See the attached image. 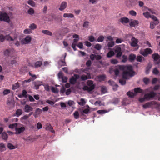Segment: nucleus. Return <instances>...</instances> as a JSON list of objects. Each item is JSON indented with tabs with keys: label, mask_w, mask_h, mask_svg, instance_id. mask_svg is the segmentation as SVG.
Returning a JSON list of instances; mask_svg holds the SVG:
<instances>
[{
	"label": "nucleus",
	"mask_w": 160,
	"mask_h": 160,
	"mask_svg": "<svg viewBox=\"0 0 160 160\" xmlns=\"http://www.w3.org/2000/svg\"><path fill=\"white\" fill-rule=\"evenodd\" d=\"M119 69L123 71L122 77L127 79L128 76L132 77L134 75L135 72L133 71V68L131 66H120Z\"/></svg>",
	"instance_id": "nucleus-1"
},
{
	"label": "nucleus",
	"mask_w": 160,
	"mask_h": 160,
	"mask_svg": "<svg viewBox=\"0 0 160 160\" xmlns=\"http://www.w3.org/2000/svg\"><path fill=\"white\" fill-rule=\"evenodd\" d=\"M87 84L88 86H85L83 87V89L84 90H87L90 92L93 90L95 88V85L93 84V82L91 80H88Z\"/></svg>",
	"instance_id": "nucleus-2"
},
{
	"label": "nucleus",
	"mask_w": 160,
	"mask_h": 160,
	"mask_svg": "<svg viewBox=\"0 0 160 160\" xmlns=\"http://www.w3.org/2000/svg\"><path fill=\"white\" fill-rule=\"evenodd\" d=\"M80 76L79 75L75 74L73 76H72L69 80L70 83L72 84H75L77 82V80L79 79Z\"/></svg>",
	"instance_id": "nucleus-3"
},
{
	"label": "nucleus",
	"mask_w": 160,
	"mask_h": 160,
	"mask_svg": "<svg viewBox=\"0 0 160 160\" xmlns=\"http://www.w3.org/2000/svg\"><path fill=\"white\" fill-rule=\"evenodd\" d=\"M156 93L153 91L151 92L150 93L144 94V97L147 100H150L151 98H154L156 95Z\"/></svg>",
	"instance_id": "nucleus-4"
},
{
	"label": "nucleus",
	"mask_w": 160,
	"mask_h": 160,
	"mask_svg": "<svg viewBox=\"0 0 160 160\" xmlns=\"http://www.w3.org/2000/svg\"><path fill=\"white\" fill-rule=\"evenodd\" d=\"M0 20H10L8 14L5 12L0 11Z\"/></svg>",
	"instance_id": "nucleus-5"
},
{
	"label": "nucleus",
	"mask_w": 160,
	"mask_h": 160,
	"mask_svg": "<svg viewBox=\"0 0 160 160\" xmlns=\"http://www.w3.org/2000/svg\"><path fill=\"white\" fill-rule=\"evenodd\" d=\"M152 52V51L150 48H147L140 52V53L144 57L147 56L148 54H150Z\"/></svg>",
	"instance_id": "nucleus-6"
},
{
	"label": "nucleus",
	"mask_w": 160,
	"mask_h": 160,
	"mask_svg": "<svg viewBox=\"0 0 160 160\" xmlns=\"http://www.w3.org/2000/svg\"><path fill=\"white\" fill-rule=\"evenodd\" d=\"M157 102L155 101H150L146 103L143 105V107L144 108H149L152 105H156Z\"/></svg>",
	"instance_id": "nucleus-7"
},
{
	"label": "nucleus",
	"mask_w": 160,
	"mask_h": 160,
	"mask_svg": "<svg viewBox=\"0 0 160 160\" xmlns=\"http://www.w3.org/2000/svg\"><path fill=\"white\" fill-rule=\"evenodd\" d=\"M90 58L92 60H94L96 59L97 60H99L102 58V57L99 55H96L93 54H91L90 56Z\"/></svg>",
	"instance_id": "nucleus-8"
},
{
	"label": "nucleus",
	"mask_w": 160,
	"mask_h": 160,
	"mask_svg": "<svg viewBox=\"0 0 160 160\" xmlns=\"http://www.w3.org/2000/svg\"><path fill=\"white\" fill-rule=\"evenodd\" d=\"M126 2L127 5L129 7L135 6L137 4V2L136 0H127Z\"/></svg>",
	"instance_id": "nucleus-9"
},
{
	"label": "nucleus",
	"mask_w": 160,
	"mask_h": 160,
	"mask_svg": "<svg viewBox=\"0 0 160 160\" xmlns=\"http://www.w3.org/2000/svg\"><path fill=\"white\" fill-rule=\"evenodd\" d=\"M32 38L28 36H27L25 38L22 40L21 42L23 44L29 43L31 41Z\"/></svg>",
	"instance_id": "nucleus-10"
},
{
	"label": "nucleus",
	"mask_w": 160,
	"mask_h": 160,
	"mask_svg": "<svg viewBox=\"0 0 160 160\" xmlns=\"http://www.w3.org/2000/svg\"><path fill=\"white\" fill-rule=\"evenodd\" d=\"M67 5V2L65 1H63L60 4L58 9L60 11H62L66 8Z\"/></svg>",
	"instance_id": "nucleus-11"
},
{
	"label": "nucleus",
	"mask_w": 160,
	"mask_h": 160,
	"mask_svg": "<svg viewBox=\"0 0 160 160\" xmlns=\"http://www.w3.org/2000/svg\"><path fill=\"white\" fill-rule=\"evenodd\" d=\"M115 52L117 53L116 57L117 58L120 57L122 54L121 49L120 47H118L115 50Z\"/></svg>",
	"instance_id": "nucleus-12"
},
{
	"label": "nucleus",
	"mask_w": 160,
	"mask_h": 160,
	"mask_svg": "<svg viewBox=\"0 0 160 160\" xmlns=\"http://www.w3.org/2000/svg\"><path fill=\"white\" fill-rule=\"evenodd\" d=\"M25 130V128L24 127H21L19 128H15L16 132L17 134H20L23 132Z\"/></svg>",
	"instance_id": "nucleus-13"
},
{
	"label": "nucleus",
	"mask_w": 160,
	"mask_h": 160,
	"mask_svg": "<svg viewBox=\"0 0 160 160\" xmlns=\"http://www.w3.org/2000/svg\"><path fill=\"white\" fill-rule=\"evenodd\" d=\"M152 58H153L156 64H158L160 63V61H158L159 58V55L157 53H154L152 55Z\"/></svg>",
	"instance_id": "nucleus-14"
},
{
	"label": "nucleus",
	"mask_w": 160,
	"mask_h": 160,
	"mask_svg": "<svg viewBox=\"0 0 160 160\" xmlns=\"http://www.w3.org/2000/svg\"><path fill=\"white\" fill-rule=\"evenodd\" d=\"M132 42L131 45L133 47H135L137 46L138 42V40L134 38H132L131 39Z\"/></svg>",
	"instance_id": "nucleus-15"
},
{
	"label": "nucleus",
	"mask_w": 160,
	"mask_h": 160,
	"mask_svg": "<svg viewBox=\"0 0 160 160\" xmlns=\"http://www.w3.org/2000/svg\"><path fill=\"white\" fill-rule=\"evenodd\" d=\"M88 76L85 75H83L81 76L80 78L82 81L86 80L88 79H91V78L90 74L89 73H87Z\"/></svg>",
	"instance_id": "nucleus-16"
},
{
	"label": "nucleus",
	"mask_w": 160,
	"mask_h": 160,
	"mask_svg": "<svg viewBox=\"0 0 160 160\" xmlns=\"http://www.w3.org/2000/svg\"><path fill=\"white\" fill-rule=\"evenodd\" d=\"M24 110L25 112H28L32 111L33 110V108L29 105L26 104L25 106Z\"/></svg>",
	"instance_id": "nucleus-17"
},
{
	"label": "nucleus",
	"mask_w": 160,
	"mask_h": 160,
	"mask_svg": "<svg viewBox=\"0 0 160 160\" xmlns=\"http://www.w3.org/2000/svg\"><path fill=\"white\" fill-rule=\"evenodd\" d=\"M42 110L39 108H37L36 109L35 112L33 114L35 118H37L38 116L42 112Z\"/></svg>",
	"instance_id": "nucleus-18"
},
{
	"label": "nucleus",
	"mask_w": 160,
	"mask_h": 160,
	"mask_svg": "<svg viewBox=\"0 0 160 160\" xmlns=\"http://www.w3.org/2000/svg\"><path fill=\"white\" fill-rule=\"evenodd\" d=\"M159 23V21H153L150 23V28L153 29L154 28L155 26L157 25Z\"/></svg>",
	"instance_id": "nucleus-19"
},
{
	"label": "nucleus",
	"mask_w": 160,
	"mask_h": 160,
	"mask_svg": "<svg viewBox=\"0 0 160 160\" xmlns=\"http://www.w3.org/2000/svg\"><path fill=\"white\" fill-rule=\"evenodd\" d=\"M34 86L36 89H38L39 87L42 85V82L39 81H36L34 82Z\"/></svg>",
	"instance_id": "nucleus-20"
},
{
	"label": "nucleus",
	"mask_w": 160,
	"mask_h": 160,
	"mask_svg": "<svg viewBox=\"0 0 160 160\" xmlns=\"http://www.w3.org/2000/svg\"><path fill=\"white\" fill-rule=\"evenodd\" d=\"M46 128L47 130L51 131V132L54 133V131L53 130V128L50 123H47L46 125Z\"/></svg>",
	"instance_id": "nucleus-21"
},
{
	"label": "nucleus",
	"mask_w": 160,
	"mask_h": 160,
	"mask_svg": "<svg viewBox=\"0 0 160 160\" xmlns=\"http://www.w3.org/2000/svg\"><path fill=\"white\" fill-rule=\"evenodd\" d=\"M6 149L5 145L2 143H0V151L1 152H3L5 151Z\"/></svg>",
	"instance_id": "nucleus-22"
},
{
	"label": "nucleus",
	"mask_w": 160,
	"mask_h": 160,
	"mask_svg": "<svg viewBox=\"0 0 160 160\" xmlns=\"http://www.w3.org/2000/svg\"><path fill=\"white\" fill-rule=\"evenodd\" d=\"M66 54L65 53V55L64 56L63 60H60L58 62V64L61 66H64L66 65V63L65 61V59L66 57Z\"/></svg>",
	"instance_id": "nucleus-23"
},
{
	"label": "nucleus",
	"mask_w": 160,
	"mask_h": 160,
	"mask_svg": "<svg viewBox=\"0 0 160 160\" xmlns=\"http://www.w3.org/2000/svg\"><path fill=\"white\" fill-rule=\"evenodd\" d=\"M136 58V56L134 54H131L129 55V60L132 62L135 60Z\"/></svg>",
	"instance_id": "nucleus-24"
},
{
	"label": "nucleus",
	"mask_w": 160,
	"mask_h": 160,
	"mask_svg": "<svg viewBox=\"0 0 160 160\" xmlns=\"http://www.w3.org/2000/svg\"><path fill=\"white\" fill-rule=\"evenodd\" d=\"M138 23V21H132L130 23V26L132 27H134Z\"/></svg>",
	"instance_id": "nucleus-25"
},
{
	"label": "nucleus",
	"mask_w": 160,
	"mask_h": 160,
	"mask_svg": "<svg viewBox=\"0 0 160 160\" xmlns=\"http://www.w3.org/2000/svg\"><path fill=\"white\" fill-rule=\"evenodd\" d=\"M27 3L32 7H35L36 6V3L32 0H29L27 2Z\"/></svg>",
	"instance_id": "nucleus-26"
},
{
	"label": "nucleus",
	"mask_w": 160,
	"mask_h": 160,
	"mask_svg": "<svg viewBox=\"0 0 160 160\" xmlns=\"http://www.w3.org/2000/svg\"><path fill=\"white\" fill-rule=\"evenodd\" d=\"M42 32L43 33L49 36H52V32L48 30H43L42 31Z\"/></svg>",
	"instance_id": "nucleus-27"
},
{
	"label": "nucleus",
	"mask_w": 160,
	"mask_h": 160,
	"mask_svg": "<svg viewBox=\"0 0 160 160\" xmlns=\"http://www.w3.org/2000/svg\"><path fill=\"white\" fill-rule=\"evenodd\" d=\"M15 39V38L13 39L11 36H10L9 35H6L5 36V39L7 41H13Z\"/></svg>",
	"instance_id": "nucleus-28"
},
{
	"label": "nucleus",
	"mask_w": 160,
	"mask_h": 160,
	"mask_svg": "<svg viewBox=\"0 0 160 160\" xmlns=\"http://www.w3.org/2000/svg\"><path fill=\"white\" fill-rule=\"evenodd\" d=\"M7 147L10 150L16 148L14 146L10 143H8Z\"/></svg>",
	"instance_id": "nucleus-29"
},
{
	"label": "nucleus",
	"mask_w": 160,
	"mask_h": 160,
	"mask_svg": "<svg viewBox=\"0 0 160 160\" xmlns=\"http://www.w3.org/2000/svg\"><path fill=\"white\" fill-rule=\"evenodd\" d=\"M134 91L136 93H143V90L140 88H137L134 89Z\"/></svg>",
	"instance_id": "nucleus-30"
},
{
	"label": "nucleus",
	"mask_w": 160,
	"mask_h": 160,
	"mask_svg": "<svg viewBox=\"0 0 160 160\" xmlns=\"http://www.w3.org/2000/svg\"><path fill=\"white\" fill-rule=\"evenodd\" d=\"M2 137L3 139L6 140L8 139V135L6 132H4L2 134Z\"/></svg>",
	"instance_id": "nucleus-31"
},
{
	"label": "nucleus",
	"mask_w": 160,
	"mask_h": 160,
	"mask_svg": "<svg viewBox=\"0 0 160 160\" xmlns=\"http://www.w3.org/2000/svg\"><path fill=\"white\" fill-rule=\"evenodd\" d=\"M18 123H15L12 124H10L9 126L8 127L10 128L11 129H13L14 128H17V126L18 125Z\"/></svg>",
	"instance_id": "nucleus-32"
},
{
	"label": "nucleus",
	"mask_w": 160,
	"mask_h": 160,
	"mask_svg": "<svg viewBox=\"0 0 160 160\" xmlns=\"http://www.w3.org/2000/svg\"><path fill=\"white\" fill-rule=\"evenodd\" d=\"M63 16L64 18H72L74 17V15L72 13H64Z\"/></svg>",
	"instance_id": "nucleus-33"
},
{
	"label": "nucleus",
	"mask_w": 160,
	"mask_h": 160,
	"mask_svg": "<svg viewBox=\"0 0 160 160\" xmlns=\"http://www.w3.org/2000/svg\"><path fill=\"white\" fill-rule=\"evenodd\" d=\"M42 65V62L41 61H38L36 62L34 65L35 68L40 67Z\"/></svg>",
	"instance_id": "nucleus-34"
},
{
	"label": "nucleus",
	"mask_w": 160,
	"mask_h": 160,
	"mask_svg": "<svg viewBox=\"0 0 160 160\" xmlns=\"http://www.w3.org/2000/svg\"><path fill=\"white\" fill-rule=\"evenodd\" d=\"M35 11L33 8H30L28 10V13L30 15H32L34 13Z\"/></svg>",
	"instance_id": "nucleus-35"
},
{
	"label": "nucleus",
	"mask_w": 160,
	"mask_h": 160,
	"mask_svg": "<svg viewBox=\"0 0 160 160\" xmlns=\"http://www.w3.org/2000/svg\"><path fill=\"white\" fill-rule=\"evenodd\" d=\"M19 87L20 85L19 83L17 82L12 85V89L15 90L18 88Z\"/></svg>",
	"instance_id": "nucleus-36"
},
{
	"label": "nucleus",
	"mask_w": 160,
	"mask_h": 160,
	"mask_svg": "<svg viewBox=\"0 0 160 160\" xmlns=\"http://www.w3.org/2000/svg\"><path fill=\"white\" fill-rule=\"evenodd\" d=\"M22 111L21 109H18L16 112V114L17 117H18L22 114Z\"/></svg>",
	"instance_id": "nucleus-37"
},
{
	"label": "nucleus",
	"mask_w": 160,
	"mask_h": 160,
	"mask_svg": "<svg viewBox=\"0 0 160 160\" xmlns=\"http://www.w3.org/2000/svg\"><path fill=\"white\" fill-rule=\"evenodd\" d=\"M152 67V66L150 64H148L146 68V73L148 74L149 73L150 69Z\"/></svg>",
	"instance_id": "nucleus-38"
},
{
	"label": "nucleus",
	"mask_w": 160,
	"mask_h": 160,
	"mask_svg": "<svg viewBox=\"0 0 160 160\" xmlns=\"http://www.w3.org/2000/svg\"><path fill=\"white\" fill-rule=\"evenodd\" d=\"M114 55V52L112 51H110L107 54V56L108 58H111Z\"/></svg>",
	"instance_id": "nucleus-39"
},
{
	"label": "nucleus",
	"mask_w": 160,
	"mask_h": 160,
	"mask_svg": "<svg viewBox=\"0 0 160 160\" xmlns=\"http://www.w3.org/2000/svg\"><path fill=\"white\" fill-rule=\"evenodd\" d=\"M86 103L85 100L83 98H81L80 100V102H78V104L81 106H83Z\"/></svg>",
	"instance_id": "nucleus-40"
},
{
	"label": "nucleus",
	"mask_w": 160,
	"mask_h": 160,
	"mask_svg": "<svg viewBox=\"0 0 160 160\" xmlns=\"http://www.w3.org/2000/svg\"><path fill=\"white\" fill-rule=\"evenodd\" d=\"M127 94L131 98L133 97L136 95L133 92H131L130 91L127 92Z\"/></svg>",
	"instance_id": "nucleus-41"
},
{
	"label": "nucleus",
	"mask_w": 160,
	"mask_h": 160,
	"mask_svg": "<svg viewBox=\"0 0 160 160\" xmlns=\"http://www.w3.org/2000/svg\"><path fill=\"white\" fill-rule=\"evenodd\" d=\"M105 78L106 76L105 75H100L98 76V79L100 81H104Z\"/></svg>",
	"instance_id": "nucleus-42"
},
{
	"label": "nucleus",
	"mask_w": 160,
	"mask_h": 160,
	"mask_svg": "<svg viewBox=\"0 0 160 160\" xmlns=\"http://www.w3.org/2000/svg\"><path fill=\"white\" fill-rule=\"evenodd\" d=\"M75 118L76 119H78L79 118V115L78 112V111H76L73 114Z\"/></svg>",
	"instance_id": "nucleus-43"
},
{
	"label": "nucleus",
	"mask_w": 160,
	"mask_h": 160,
	"mask_svg": "<svg viewBox=\"0 0 160 160\" xmlns=\"http://www.w3.org/2000/svg\"><path fill=\"white\" fill-rule=\"evenodd\" d=\"M97 112L99 114H104L105 113L108 112L106 110H98L97 111Z\"/></svg>",
	"instance_id": "nucleus-44"
},
{
	"label": "nucleus",
	"mask_w": 160,
	"mask_h": 160,
	"mask_svg": "<svg viewBox=\"0 0 160 160\" xmlns=\"http://www.w3.org/2000/svg\"><path fill=\"white\" fill-rule=\"evenodd\" d=\"M129 13L130 15L133 16H135L137 15L136 12L133 10L130 11L129 12Z\"/></svg>",
	"instance_id": "nucleus-45"
},
{
	"label": "nucleus",
	"mask_w": 160,
	"mask_h": 160,
	"mask_svg": "<svg viewBox=\"0 0 160 160\" xmlns=\"http://www.w3.org/2000/svg\"><path fill=\"white\" fill-rule=\"evenodd\" d=\"M29 74L30 76H31L32 77V78H31L32 81H33L37 78V77L35 75L32 74L30 72H29Z\"/></svg>",
	"instance_id": "nucleus-46"
},
{
	"label": "nucleus",
	"mask_w": 160,
	"mask_h": 160,
	"mask_svg": "<svg viewBox=\"0 0 160 160\" xmlns=\"http://www.w3.org/2000/svg\"><path fill=\"white\" fill-rule=\"evenodd\" d=\"M102 46L99 44H97L95 45L94 48L97 50H99L101 48Z\"/></svg>",
	"instance_id": "nucleus-47"
},
{
	"label": "nucleus",
	"mask_w": 160,
	"mask_h": 160,
	"mask_svg": "<svg viewBox=\"0 0 160 160\" xmlns=\"http://www.w3.org/2000/svg\"><path fill=\"white\" fill-rule=\"evenodd\" d=\"M143 15L144 16V17L148 19L150 17V15L149 13L148 12H144L143 13Z\"/></svg>",
	"instance_id": "nucleus-48"
},
{
	"label": "nucleus",
	"mask_w": 160,
	"mask_h": 160,
	"mask_svg": "<svg viewBox=\"0 0 160 160\" xmlns=\"http://www.w3.org/2000/svg\"><path fill=\"white\" fill-rule=\"evenodd\" d=\"M23 32L25 34H29L32 32V31L31 29H26Z\"/></svg>",
	"instance_id": "nucleus-49"
},
{
	"label": "nucleus",
	"mask_w": 160,
	"mask_h": 160,
	"mask_svg": "<svg viewBox=\"0 0 160 160\" xmlns=\"http://www.w3.org/2000/svg\"><path fill=\"white\" fill-rule=\"evenodd\" d=\"M29 28L32 30H34L37 28V26L35 24L32 23L29 26Z\"/></svg>",
	"instance_id": "nucleus-50"
},
{
	"label": "nucleus",
	"mask_w": 160,
	"mask_h": 160,
	"mask_svg": "<svg viewBox=\"0 0 160 160\" xmlns=\"http://www.w3.org/2000/svg\"><path fill=\"white\" fill-rule=\"evenodd\" d=\"M119 82L122 85H124L126 83V81L124 79H120L119 80Z\"/></svg>",
	"instance_id": "nucleus-51"
},
{
	"label": "nucleus",
	"mask_w": 160,
	"mask_h": 160,
	"mask_svg": "<svg viewBox=\"0 0 160 160\" xmlns=\"http://www.w3.org/2000/svg\"><path fill=\"white\" fill-rule=\"evenodd\" d=\"M142 58H144L142 56H138L136 58V60L138 62H141L142 61Z\"/></svg>",
	"instance_id": "nucleus-52"
},
{
	"label": "nucleus",
	"mask_w": 160,
	"mask_h": 160,
	"mask_svg": "<svg viewBox=\"0 0 160 160\" xmlns=\"http://www.w3.org/2000/svg\"><path fill=\"white\" fill-rule=\"evenodd\" d=\"M104 37L103 36H99L97 39V41L98 42H102L104 40Z\"/></svg>",
	"instance_id": "nucleus-53"
},
{
	"label": "nucleus",
	"mask_w": 160,
	"mask_h": 160,
	"mask_svg": "<svg viewBox=\"0 0 160 160\" xmlns=\"http://www.w3.org/2000/svg\"><path fill=\"white\" fill-rule=\"evenodd\" d=\"M52 92L54 93H57L58 92V90L57 88L54 87H52L51 88Z\"/></svg>",
	"instance_id": "nucleus-54"
},
{
	"label": "nucleus",
	"mask_w": 160,
	"mask_h": 160,
	"mask_svg": "<svg viewBox=\"0 0 160 160\" xmlns=\"http://www.w3.org/2000/svg\"><path fill=\"white\" fill-rule=\"evenodd\" d=\"M27 92L25 90H23L22 91V96L23 97H24L25 98H26L27 97Z\"/></svg>",
	"instance_id": "nucleus-55"
},
{
	"label": "nucleus",
	"mask_w": 160,
	"mask_h": 160,
	"mask_svg": "<svg viewBox=\"0 0 160 160\" xmlns=\"http://www.w3.org/2000/svg\"><path fill=\"white\" fill-rule=\"evenodd\" d=\"M114 45V42L111 41L108 42V45L109 47H112Z\"/></svg>",
	"instance_id": "nucleus-56"
},
{
	"label": "nucleus",
	"mask_w": 160,
	"mask_h": 160,
	"mask_svg": "<svg viewBox=\"0 0 160 160\" xmlns=\"http://www.w3.org/2000/svg\"><path fill=\"white\" fill-rule=\"evenodd\" d=\"M5 39V36L2 34L0 35V41L1 42H3Z\"/></svg>",
	"instance_id": "nucleus-57"
},
{
	"label": "nucleus",
	"mask_w": 160,
	"mask_h": 160,
	"mask_svg": "<svg viewBox=\"0 0 160 160\" xmlns=\"http://www.w3.org/2000/svg\"><path fill=\"white\" fill-rule=\"evenodd\" d=\"M32 80L31 78H30L28 80H25L23 82L22 84L23 85H25L26 83H29L31 82Z\"/></svg>",
	"instance_id": "nucleus-58"
},
{
	"label": "nucleus",
	"mask_w": 160,
	"mask_h": 160,
	"mask_svg": "<svg viewBox=\"0 0 160 160\" xmlns=\"http://www.w3.org/2000/svg\"><path fill=\"white\" fill-rule=\"evenodd\" d=\"M10 91L8 89L4 90L3 92V94L4 95H6L8 94L10 92Z\"/></svg>",
	"instance_id": "nucleus-59"
},
{
	"label": "nucleus",
	"mask_w": 160,
	"mask_h": 160,
	"mask_svg": "<svg viewBox=\"0 0 160 160\" xmlns=\"http://www.w3.org/2000/svg\"><path fill=\"white\" fill-rule=\"evenodd\" d=\"M143 81L146 84H147L149 83V80L147 78H145L143 79Z\"/></svg>",
	"instance_id": "nucleus-60"
},
{
	"label": "nucleus",
	"mask_w": 160,
	"mask_h": 160,
	"mask_svg": "<svg viewBox=\"0 0 160 160\" xmlns=\"http://www.w3.org/2000/svg\"><path fill=\"white\" fill-rule=\"evenodd\" d=\"M122 62H125L127 60V58L126 56L123 55L122 56Z\"/></svg>",
	"instance_id": "nucleus-61"
},
{
	"label": "nucleus",
	"mask_w": 160,
	"mask_h": 160,
	"mask_svg": "<svg viewBox=\"0 0 160 160\" xmlns=\"http://www.w3.org/2000/svg\"><path fill=\"white\" fill-rule=\"evenodd\" d=\"M152 72L155 75H158V74L159 72L156 68H155L153 69Z\"/></svg>",
	"instance_id": "nucleus-62"
},
{
	"label": "nucleus",
	"mask_w": 160,
	"mask_h": 160,
	"mask_svg": "<svg viewBox=\"0 0 160 160\" xmlns=\"http://www.w3.org/2000/svg\"><path fill=\"white\" fill-rule=\"evenodd\" d=\"M37 128L38 129H40L42 128V124L40 122H38L37 124Z\"/></svg>",
	"instance_id": "nucleus-63"
},
{
	"label": "nucleus",
	"mask_w": 160,
	"mask_h": 160,
	"mask_svg": "<svg viewBox=\"0 0 160 160\" xmlns=\"http://www.w3.org/2000/svg\"><path fill=\"white\" fill-rule=\"evenodd\" d=\"M111 62L112 64H116L118 62V61L116 59H112L111 61Z\"/></svg>",
	"instance_id": "nucleus-64"
}]
</instances>
